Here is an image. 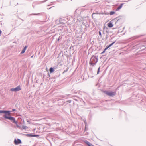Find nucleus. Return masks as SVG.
I'll use <instances>...</instances> for the list:
<instances>
[{"mask_svg":"<svg viewBox=\"0 0 146 146\" xmlns=\"http://www.w3.org/2000/svg\"><path fill=\"white\" fill-rule=\"evenodd\" d=\"M98 56H93L90 59L89 62V64L90 66H94L96 65L98 61Z\"/></svg>","mask_w":146,"mask_h":146,"instance_id":"1","label":"nucleus"},{"mask_svg":"<svg viewBox=\"0 0 146 146\" xmlns=\"http://www.w3.org/2000/svg\"><path fill=\"white\" fill-rule=\"evenodd\" d=\"M3 117L4 118L6 119H8L11 121L13 123H15L16 124H17V122L15 121V119L14 117L11 116L9 117L7 116L6 114Z\"/></svg>","mask_w":146,"mask_h":146,"instance_id":"2","label":"nucleus"},{"mask_svg":"<svg viewBox=\"0 0 146 146\" xmlns=\"http://www.w3.org/2000/svg\"><path fill=\"white\" fill-rule=\"evenodd\" d=\"M104 93L110 96L111 97H113L116 95V92H113L112 91L109 92L107 91H105Z\"/></svg>","mask_w":146,"mask_h":146,"instance_id":"3","label":"nucleus"},{"mask_svg":"<svg viewBox=\"0 0 146 146\" xmlns=\"http://www.w3.org/2000/svg\"><path fill=\"white\" fill-rule=\"evenodd\" d=\"M21 90L20 86H18L16 88L11 89L10 90L11 91L17 92Z\"/></svg>","mask_w":146,"mask_h":146,"instance_id":"4","label":"nucleus"},{"mask_svg":"<svg viewBox=\"0 0 146 146\" xmlns=\"http://www.w3.org/2000/svg\"><path fill=\"white\" fill-rule=\"evenodd\" d=\"M14 142L15 144L18 145L21 143V142L20 139H18L17 140L15 139L14 141Z\"/></svg>","mask_w":146,"mask_h":146,"instance_id":"5","label":"nucleus"},{"mask_svg":"<svg viewBox=\"0 0 146 146\" xmlns=\"http://www.w3.org/2000/svg\"><path fill=\"white\" fill-rule=\"evenodd\" d=\"M10 111H4V110H0V113H5L6 114H8V115H10Z\"/></svg>","mask_w":146,"mask_h":146,"instance_id":"6","label":"nucleus"},{"mask_svg":"<svg viewBox=\"0 0 146 146\" xmlns=\"http://www.w3.org/2000/svg\"><path fill=\"white\" fill-rule=\"evenodd\" d=\"M26 135L27 136L30 137H36L39 136V135H33L31 134H26Z\"/></svg>","mask_w":146,"mask_h":146,"instance_id":"7","label":"nucleus"},{"mask_svg":"<svg viewBox=\"0 0 146 146\" xmlns=\"http://www.w3.org/2000/svg\"><path fill=\"white\" fill-rule=\"evenodd\" d=\"M123 3H121L116 9V11L119 10L122 7Z\"/></svg>","mask_w":146,"mask_h":146,"instance_id":"8","label":"nucleus"},{"mask_svg":"<svg viewBox=\"0 0 146 146\" xmlns=\"http://www.w3.org/2000/svg\"><path fill=\"white\" fill-rule=\"evenodd\" d=\"M85 142L88 146H93L87 140H85Z\"/></svg>","mask_w":146,"mask_h":146,"instance_id":"9","label":"nucleus"},{"mask_svg":"<svg viewBox=\"0 0 146 146\" xmlns=\"http://www.w3.org/2000/svg\"><path fill=\"white\" fill-rule=\"evenodd\" d=\"M108 26L109 27H112L113 26V25L111 22H110L108 23Z\"/></svg>","mask_w":146,"mask_h":146,"instance_id":"10","label":"nucleus"},{"mask_svg":"<svg viewBox=\"0 0 146 146\" xmlns=\"http://www.w3.org/2000/svg\"><path fill=\"white\" fill-rule=\"evenodd\" d=\"M49 70L50 73L53 72L54 71V68L52 67L50 68Z\"/></svg>","mask_w":146,"mask_h":146,"instance_id":"11","label":"nucleus"},{"mask_svg":"<svg viewBox=\"0 0 146 146\" xmlns=\"http://www.w3.org/2000/svg\"><path fill=\"white\" fill-rule=\"evenodd\" d=\"M116 41H115L114 42H112V43H111V44L107 46L109 48L112 45H113L115 42Z\"/></svg>","mask_w":146,"mask_h":146,"instance_id":"12","label":"nucleus"},{"mask_svg":"<svg viewBox=\"0 0 146 146\" xmlns=\"http://www.w3.org/2000/svg\"><path fill=\"white\" fill-rule=\"evenodd\" d=\"M115 13V12L114 11H111L110 13V15H113Z\"/></svg>","mask_w":146,"mask_h":146,"instance_id":"13","label":"nucleus"},{"mask_svg":"<svg viewBox=\"0 0 146 146\" xmlns=\"http://www.w3.org/2000/svg\"><path fill=\"white\" fill-rule=\"evenodd\" d=\"M100 14L101 13H93V14L92 15V17H93L94 15H95V14Z\"/></svg>","mask_w":146,"mask_h":146,"instance_id":"14","label":"nucleus"},{"mask_svg":"<svg viewBox=\"0 0 146 146\" xmlns=\"http://www.w3.org/2000/svg\"><path fill=\"white\" fill-rule=\"evenodd\" d=\"M25 50H24L23 49V50H22V51H21V54H23V53H24L25 52Z\"/></svg>","mask_w":146,"mask_h":146,"instance_id":"15","label":"nucleus"},{"mask_svg":"<svg viewBox=\"0 0 146 146\" xmlns=\"http://www.w3.org/2000/svg\"><path fill=\"white\" fill-rule=\"evenodd\" d=\"M100 67H99L98 68V71H97V74H98L100 72Z\"/></svg>","mask_w":146,"mask_h":146,"instance_id":"16","label":"nucleus"},{"mask_svg":"<svg viewBox=\"0 0 146 146\" xmlns=\"http://www.w3.org/2000/svg\"><path fill=\"white\" fill-rule=\"evenodd\" d=\"M108 48H109L108 46H107L106 48H105V49H104L105 50H106L107 49H108Z\"/></svg>","mask_w":146,"mask_h":146,"instance_id":"17","label":"nucleus"},{"mask_svg":"<svg viewBox=\"0 0 146 146\" xmlns=\"http://www.w3.org/2000/svg\"><path fill=\"white\" fill-rule=\"evenodd\" d=\"M99 34L100 36H101L102 35V34L100 31L99 32Z\"/></svg>","mask_w":146,"mask_h":146,"instance_id":"18","label":"nucleus"},{"mask_svg":"<svg viewBox=\"0 0 146 146\" xmlns=\"http://www.w3.org/2000/svg\"><path fill=\"white\" fill-rule=\"evenodd\" d=\"M27 48V46H25L24 47V48L23 49L24 50H26V48Z\"/></svg>","mask_w":146,"mask_h":146,"instance_id":"19","label":"nucleus"},{"mask_svg":"<svg viewBox=\"0 0 146 146\" xmlns=\"http://www.w3.org/2000/svg\"><path fill=\"white\" fill-rule=\"evenodd\" d=\"M27 48V46H25L24 47V48L23 49L24 50H26V48Z\"/></svg>","mask_w":146,"mask_h":146,"instance_id":"20","label":"nucleus"},{"mask_svg":"<svg viewBox=\"0 0 146 146\" xmlns=\"http://www.w3.org/2000/svg\"><path fill=\"white\" fill-rule=\"evenodd\" d=\"M105 51L106 50H104V51L101 53V54H103L105 52Z\"/></svg>","mask_w":146,"mask_h":146,"instance_id":"21","label":"nucleus"},{"mask_svg":"<svg viewBox=\"0 0 146 146\" xmlns=\"http://www.w3.org/2000/svg\"><path fill=\"white\" fill-rule=\"evenodd\" d=\"M26 127V126H23V129H25Z\"/></svg>","mask_w":146,"mask_h":146,"instance_id":"22","label":"nucleus"},{"mask_svg":"<svg viewBox=\"0 0 146 146\" xmlns=\"http://www.w3.org/2000/svg\"><path fill=\"white\" fill-rule=\"evenodd\" d=\"M15 111V109H13L12 110V111Z\"/></svg>","mask_w":146,"mask_h":146,"instance_id":"23","label":"nucleus"},{"mask_svg":"<svg viewBox=\"0 0 146 146\" xmlns=\"http://www.w3.org/2000/svg\"><path fill=\"white\" fill-rule=\"evenodd\" d=\"M38 14H32L33 15H36Z\"/></svg>","mask_w":146,"mask_h":146,"instance_id":"24","label":"nucleus"},{"mask_svg":"<svg viewBox=\"0 0 146 146\" xmlns=\"http://www.w3.org/2000/svg\"><path fill=\"white\" fill-rule=\"evenodd\" d=\"M68 102L69 103H70V102H71V100H68Z\"/></svg>","mask_w":146,"mask_h":146,"instance_id":"25","label":"nucleus"},{"mask_svg":"<svg viewBox=\"0 0 146 146\" xmlns=\"http://www.w3.org/2000/svg\"><path fill=\"white\" fill-rule=\"evenodd\" d=\"M84 122L85 123V124H86V120H85V121H84Z\"/></svg>","mask_w":146,"mask_h":146,"instance_id":"26","label":"nucleus"},{"mask_svg":"<svg viewBox=\"0 0 146 146\" xmlns=\"http://www.w3.org/2000/svg\"><path fill=\"white\" fill-rule=\"evenodd\" d=\"M48 0H45V1H44V2H45L46 1H47Z\"/></svg>","mask_w":146,"mask_h":146,"instance_id":"27","label":"nucleus"},{"mask_svg":"<svg viewBox=\"0 0 146 146\" xmlns=\"http://www.w3.org/2000/svg\"><path fill=\"white\" fill-rule=\"evenodd\" d=\"M33 56H32L31 57V58H32V57H33Z\"/></svg>","mask_w":146,"mask_h":146,"instance_id":"28","label":"nucleus"},{"mask_svg":"<svg viewBox=\"0 0 146 146\" xmlns=\"http://www.w3.org/2000/svg\"><path fill=\"white\" fill-rule=\"evenodd\" d=\"M59 40V39H58V40Z\"/></svg>","mask_w":146,"mask_h":146,"instance_id":"29","label":"nucleus"},{"mask_svg":"<svg viewBox=\"0 0 146 146\" xmlns=\"http://www.w3.org/2000/svg\"><path fill=\"white\" fill-rule=\"evenodd\" d=\"M50 5H48V6H50Z\"/></svg>","mask_w":146,"mask_h":146,"instance_id":"30","label":"nucleus"},{"mask_svg":"<svg viewBox=\"0 0 146 146\" xmlns=\"http://www.w3.org/2000/svg\"><path fill=\"white\" fill-rule=\"evenodd\" d=\"M76 10L75 11V12H76Z\"/></svg>","mask_w":146,"mask_h":146,"instance_id":"31","label":"nucleus"}]
</instances>
